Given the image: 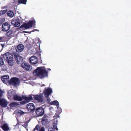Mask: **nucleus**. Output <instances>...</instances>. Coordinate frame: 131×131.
<instances>
[{
	"instance_id": "7c9ffc66",
	"label": "nucleus",
	"mask_w": 131,
	"mask_h": 131,
	"mask_svg": "<svg viewBox=\"0 0 131 131\" xmlns=\"http://www.w3.org/2000/svg\"><path fill=\"white\" fill-rule=\"evenodd\" d=\"M39 125H38L35 127L34 130H39Z\"/></svg>"
},
{
	"instance_id": "c9c22d12",
	"label": "nucleus",
	"mask_w": 131,
	"mask_h": 131,
	"mask_svg": "<svg viewBox=\"0 0 131 131\" xmlns=\"http://www.w3.org/2000/svg\"><path fill=\"white\" fill-rule=\"evenodd\" d=\"M51 100L50 98H48L47 99V101L49 103L50 102Z\"/></svg>"
},
{
	"instance_id": "f704fd0d",
	"label": "nucleus",
	"mask_w": 131,
	"mask_h": 131,
	"mask_svg": "<svg viewBox=\"0 0 131 131\" xmlns=\"http://www.w3.org/2000/svg\"><path fill=\"white\" fill-rule=\"evenodd\" d=\"M4 38L3 37H0V42H1L2 41V40Z\"/></svg>"
},
{
	"instance_id": "473e14b6",
	"label": "nucleus",
	"mask_w": 131,
	"mask_h": 131,
	"mask_svg": "<svg viewBox=\"0 0 131 131\" xmlns=\"http://www.w3.org/2000/svg\"><path fill=\"white\" fill-rule=\"evenodd\" d=\"M39 131H45L44 128L43 127H41Z\"/></svg>"
},
{
	"instance_id": "6ab92c4d",
	"label": "nucleus",
	"mask_w": 131,
	"mask_h": 131,
	"mask_svg": "<svg viewBox=\"0 0 131 131\" xmlns=\"http://www.w3.org/2000/svg\"><path fill=\"white\" fill-rule=\"evenodd\" d=\"M11 24L14 27H18L20 25V23L19 20H14L11 22Z\"/></svg>"
},
{
	"instance_id": "6e6552de",
	"label": "nucleus",
	"mask_w": 131,
	"mask_h": 131,
	"mask_svg": "<svg viewBox=\"0 0 131 131\" xmlns=\"http://www.w3.org/2000/svg\"><path fill=\"white\" fill-rule=\"evenodd\" d=\"M35 112L38 116H42L44 114V109L41 107H37L36 108Z\"/></svg>"
},
{
	"instance_id": "4c0bfd02",
	"label": "nucleus",
	"mask_w": 131,
	"mask_h": 131,
	"mask_svg": "<svg viewBox=\"0 0 131 131\" xmlns=\"http://www.w3.org/2000/svg\"><path fill=\"white\" fill-rule=\"evenodd\" d=\"M21 111V112L20 113L21 114H22L24 113L22 111Z\"/></svg>"
},
{
	"instance_id": "20e7f679",
	"label": "nucleus",
	"mask_w": 131,
	"mask_h": 131,
	"mask_svg": "<svg viewBox=\"0 0 131 131\" xmlns=\"http://www.w3.org/2000/svg\"><path fill=\"white\" fill-rule=\"evenodd\" d=\"M20 83V80L18 78L13 77L11 78L9 80L8 84L10 85L16 86L19 85Z\"/></svg>"
},
{
	"instance_id": "4468645a",
	"label": "nucleus",
	"mask_w": 131,
	"mask_h": 131,
	"mask_svg": "<svg viewBox=\"0 0 131 131\" xmlns=\"http://www.w3.org/2000/svg\"><path fill=\"white\" fill-rule=\"evenodd\" d=\"M8 103L4 99H0V105L2 107H6Z\"/></svg>"
},
{
	"instance_id": "0eeeda50",
	"label": "nucleus",
	"mask_w": 131,
	"mask_h": 131,
	"mask_svg": "<svg viewBox=\"0 0 131 131\" xmlns=\"http://www.w3.org/2000/svg\"><path fill=\"white\" fill-rule=\"evenodd\" d=\"M27 108L28 111L31 113H33L35 111V106L32 103H30L27 105Z\"/></svg>"
},
{
	"instance_id": "f03ea898",
	"label": "nucleus",
	"mask_w": 131,
	"mask_h": 131,
	"mask_svg": "<svg viewBox=\"0 0 131 131\" xmlns=\"http://www.w3.org/2000/svg\"><path fill=\"white\" fill-rule=\"evenodd\" d=\"M3 56L4 60L7 61L9 65H13V56L12 54L7 52L3 54Z\"/></svg>"
},
{
	"instance_id": "72a5a7b5",
	"label": "nucleus",
	"mask_w": 131,
	"mask_h": 131,
	"mask_svg": "<svg viewBox=\"0 0 131 131\" xmlns=\"http://www.w3.org/2000/svg\"><path fill=\"white\" fill-rule=\"evenodd\" d=\"M54 117L57 118L59 117V115L58 114H55Z\"/></svg>"
},
{
	"instance_id": "f8f14e48",
	"label": "nucleus",
	"mask_w": 131,
	"mask_h": 131,
	"mask_svg": "<svg viewBox=\"0 0 131 131\" xmlns=\"http://www.w3.org/2000/svg\"><path fill=\"white\" fill-rule=\"evenodd\" d=\"M29 61L31 64H35L38 62V59L36 57L32 56L30 58Z\"/></svg>"
},
{
	"instance_id": "412c9836",
	"label": "nucleus",
	"mask_w": 131,
	"mask_h": 131,
	"mask_svg": "<svg viewBox=\"0 0 131 131\" xmlns=\"http://www.w3.org/2000/svg\"><path fill=\"white\" fill-rule=\"evenodd\" d=\"M19 105H20L19 104L15 102H13L9 104V105L10 107H14Z\"/></svg>"
},
{
	"instance_id": "39448f33",
	"label": "nucleus",
	"mask_w": 131,
	"mask_h": 131,
	"mask_svg": "<svg viewBox=\"0 0 131 131\" xmlns=\"http://www.w3.org/2000/svg\"><path fill=\"white\" fill-rule=\"evenodd\" d=\"M22 96H23V98H22V100L24 99L25 100L20 102L19 104L20 105H24L28 103L33 100V98L31 95H30L28 97L24 96L23 95H22Z\"/></svg>"
},
{
	"instance_id": "bb28decb",
	"label": "nucleus",
	"mask_w": 131,
	"mask_h": 131,
	"mask_svg": "<svg viewBox=\"0 0 131 131\" xmlns=\"http://www.w3.org/2000/svg\"><path fill=\"white\" fill-rule=\"evenodd\" d=\"M53 129H56L57 130H58V129L57 128V124L54 123L53 124Z\"/></svg>"
},
{
	"instance_id": "393cba45",
	"label": "nucleus",
	"mask_w": 131,
	"mask_h": 131,
	"mask_svg": "<svg viewBox=\"0 0 131 131\" xmlns=\"http://www.w3.org/2000/svg\"><path fill=\"white\" fill-rule=\"evenodd\" d=\"M13 32V31L12 30H10L8 31L6 33V35L7 36H9L12 35Z\"/></svg>"
},
{
	"instance_id": "423d86ee",
	"label": "nucleus",
	"mask_w": 131,
	"mask_h": 131,
	"mask_svg": "<svg viewBox=\"0 0 131 131\" xmlns=\"http://www.w3.org/2000/svg\"><path fill=\"white\" fill-rule=\"evenodd\" d=\"M21 67L25 70L30 71L32 69L31 66L28 63L23 62L21 64Z\"/></svg>"
},
{
	"instance_id": "e433bc0d",
	"label": "nucleus",
	"mask_w": 131,
	"mask_h": 131,
	"mask_svg": "<svg viewBox=\"0 0 131 131\" xmlns=\"http://www.w3.org/2000/svg\"><path fill=\"white\" fill-rule=\"evenodd\" d=\"M16 125H19V121H18V120H17V124H16Z\"/></svg>"
},
{
	"instance_id": "aec40b11",
	"label": "nucleus",
	"mask_w": 131,
	"mask_h": 131,
	"mask_svg": "<svg viewBox=\"0 0 131 131\" xmlns=\"http://www.w3.org/2000/svg\"><path fill=\"white\" fill-rule=\"evenodd\" d=\"M2 128L4 131H7L9 129V128L8 127V126L7 124L5 123L2 126Z\"/></svg>"
},
{
	"instance_id": "c756f323",
	"label": "nucleus",
	"mask_w": 131,
	"mask_h": 131,
	"mask_svg": "<svg viewBox=\"0 0 131 131\" xmlns=\"http://www.w3.org/2000/svg\"><path fill=\"white\" fill-rule=\"evenodd\" d=\"M3 91L0 89V99L2 96Z\"/></svg>"
},
{
	"instance_id": "5701e85b",
	"label": "nucleus",
	"mask_w": 131,
	"mask_h": 131,
	"mask_svg": "<svg viewBox=\"0 0 131 131\" xmlns=\"http://www.w3.org/2000/svg\"><path fill=\"white\" fill-rule=\"evenodd\" d=\"M50 104L51 105H54L57 106H58L59 105V102L57 101H53L51 102Z\"/></svg>"
},
{
	"instance_id": "7ed1b4c3",
	"label": "nucleus",
	"mask_w": 131,
	"mask_h": 131,
	"mask_svg": "<svg viewBox=\"0 0 131 131\" xmlns=\"http://www.w3.org/2000/svg\"><path fill=\"white\" fill-rule=\"evenodd\" d=\"M35 21L34 20H29L28 22L25 23L23 24L20 26V28H24L25 29H28L31 27L34 24V25H35Z\"/></svg>"
},
{
	"instance_id": "cd10ccee",
	"label": "nucleus",
	"mask_w": 131,
	"mask_h": 131,
	"mask_svg": "<svg viewBox=\"0 0 131 131\" xmlns=\"http://www.w3.org/2000/svg\"><path fill=\"white\" fill-rule=\"evenodd\" d=\"M4 63L3 59L2 58L0 57V66L3 65Z\"/></svg>"
},
{
	"instance_id": "9d476101",
	"label": "nucleus",
	"mask_w": 131,
	"mask_h": 131,
	"mask_svg": "<svg viewBox=\"0 0 131 131\" xmlns=\"http://www.w3.org/2000/svg\"><path fill=\"white\" fill-rule=\"evenodd\" d=\"M10 25L7 22L4 23L2 27V31H7L10 28Z\"/></svg>"
},
{
	"instance_id": "a878e982",
	"label": "nucleus",
	"mask_w": 131,
	"mask_h": 131,
	"mask_svg": "<svg viewBox=\"0 0 131 131\" xmlns=\"http://www.w3.org/2000/svg\"><path fill=\"white\" fill-rule=\"evenodd\" d=\"M7 11V9L2 10L0 11V15H2L5 14Z\"/></svg>"
},
{
	"instance_id": "58836bf2",
	"label": "nucleus",
	"mask_w": 131,
	"mask_h": 131,
	"mask_svg": "<svg viewBox=\"0 0 131 131\" xmlns=\"http://www.w3.org/2000/svg\"><path fill=\"white\" fill-rule=\"evenodd\" d=\"M35 30H36V29H34V30L33 31H35Z\"/></svg>"
},
{
	"instance_id": "a211bd4d",
	"label": "nucleus",
	"mask_w": 131,
	"mask_h": 131,
	"mask_svg": "<svg viewBox=\"0 0 131 131\" xmlns=\"http://www.w3.org/2000/svg\"><path fill=\"white\" fill-rule=\"evenodd\" d=\"M24 48V46L21 44L19 45L16 48V51L18 52H20L23 51Z\"/></svg>"
},
{
	"instance_id": "b1692460",
	"label": "nucleus",
	"mask_w": 131,
	"mask_h": 131,
	"mask_svg": "<svg viewBox=\"0 0 131 131\" xmlns=\"http://www.w3.org/2000/svg\"><path fill=\"white\" fill-rule=\"evenodd\" d=\"M27 1V0H19L18 1V2L19 4H26Z\"/></svg>"
},
{
	"instance_id": "1a4fd4ad",
	"label": "nucleus",
	"mask_w": 131,
	"mask_h": 131,
	"mask_svg": "<svg viewBox=\"0 0 131 131\" xmlns=\"http://www.w3.org/2000/svg\"><path fill=\"white\" fill-rule=\"evenodd\" d=\"M52 92V90L49 87L47 88H45L43 91V93L45 97L46 98H48Z\"/></svg>"
},
{
	"instance_id": "a19ab883",
	"label": "nucleus",
	"mask_w": 131,
	"mask_h": 131,
	"mask_svg": "<svg viewBox=\"0 0 131 131\" xmlns=\"http://www.w3.org/2000/svg\"><path fill=\"white\" fill-rule=\"evenodd\" d=\"M25 32V33L27 32Z\"/></svg>"
},
{
	"instance_id": "2eb2a0df",
	"label": "nucleus",
	"mask_w": 131,
	"mask_h": 131,
	"mask_svg": "<svg viewBox=\"0 0 131 131\" xmlns=\"http://www.w3.org/2000/svg\"><path fill=\"white\" fill-rule=\"evenodd\" d=\"M48 117L46 115H44L42 118V123L43 125H46L49 123Z\"/></svg>"
},
{
	"instance_id": "ddd939ff",
	"label": "nucleus",
	"mask_w": 131,
	"mask_h": 131,
	"mask_svg": "<svg viewBox=\"0 0 131 131\" xmlns=\"http://www.w3.org/2000/svg\"><path fill=\"white\" fill-rule=\"evenodd\" d=\"M9 78V77L8 75H5L2 76L1 77V79L3 82L6 84L7 83H9V81L8 79Z\"/></svg>"
},
{
	"instance_id": "4be33fe9",
	"label": "nucleus",
	"mask_w": 131,
	"mask_h": 131,
	"mask_svg": "<svg viewBox=\"0 0 131 131\" xmlns=\"http://www.w3.org/2000/svg\"><path fill=\"white\" fill-rule=\"evenodd\" d=\"M7 15L10 17H13L14 15L13 12L12 10H9L7 13Z\"/></svg>"
},
{
	"instance_id": "f257e3e1",
	"label": "nucleus",
	"mask_w": 131,
	"mask_h": 131,
	"mask_svg": "<svg viewBox=\"0 0 131 131\" xmlns=\"http://www.w3.org/2000/svg\"><path fill=\"white\" fill-rule=\"evenodd\" d=\"M34 74L39 77L41 78H42L47 76L48 73L46 70L42 67H39L33 71Z\"/></svg>"
},
{
	"instance_id": "9b49d317",
	"label": "nucleus",
	"mask_w": 131,
	"mask_h": 131,
	"mask_svg": "<svg viewBox=\"0 0 131 131\" xmlns=\"http://www.w3.org/2000/svg\"><path fill=\"white\" fill-rule=\"evenodd\" d=\"M14 57L15 59L16 62L18 64L20 63L23 61L22 57L19 54H16V53H14Z\"/></svg>"
},
{
	"instance_id": "c85d7f7f",
	"label": "nucleus",
	"mask_w": 131,
	"mask_h": 131,
	"mask_svg": "<svg viewBox=\"0 0 131 131\" xmlns=\"http://www.w3.org/2000/svg\"><path fill=\"white\" fill-rule=\"evenodd\" d=\"M29 122H28V121H26L25 123L24 124L23 126H24L25 127H27L28 126V123Z\"/></svg>"
},
{
	"instance_id": "dca6fc26",
	"label": "nucleus",
	"mask_w": 131,
	"mask_h": 131,
	"mask_svg": "<svg viewBox=\"0 0 131 131\" xmlns=\"http://www.w3.org/2000/svg\"><path fill=\"white\" fill-rule=\"evenodd\" d=\"M22 95L21 96L16 94L14 95L13 96V100L14 101H21L22 100Z\"/></svg>"
},
{
	"instance_id": "f3484780",
	"label": "nucleus",
	"mask_w": 131,
	"mask_h": 131,
	"mask_svg": "<svg viewBox=\"0 0 131 131\" xmlns=\"http://www.w3.org/2000/svg\"><path fill=\"white\" fill-rule=\"evenodd\" d=\"M34 97L35 100H37L39 102H42L43 101V99L41 95H34Z\"/></svg>"
},
{
	"instance_id": "2f4dec72",
	"label": "nucleus",
	"mask_w": 131,
	"mask_h": 131,
	"mask_svg": "<svg viewBox=\"0 0 131 131\" xmlns=\"http://www.w3.org/2000/svg\"><path fill=\"white\" fill-rule=\"evenodd\" d=\"M48 131H54V130L53 128H49L48 129Z\"/></svg>"
},
{
	"instance_id": "ea45409f",
	"label": "nucleus",
	"mask_w": 131,
	"mask_h": 131,
	"mask_svg": "<svg viewBox=\"0 0 131 131\" xmlns=\"http://www.w3.org/2000/svg\"><path fill=\"white\" fill-rule=\"evenodd\" d=\"M34 131H39V130H34Z\"/></svg>"
}]
</instances>
